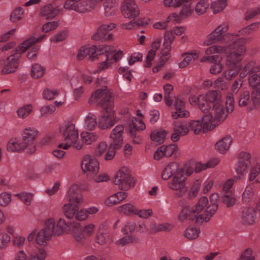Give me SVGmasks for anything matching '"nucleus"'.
<instances>
[{"label":"nucleus","mask_w":260,"mask_h":260,"mask_svg":"<svg viewBox=\"0 0 260 260\" xmlns=\"http://www.w3.org/2000/svg\"><path fill=\"white\" fill-rule=\"evenodd\" d=\"M105 110L107 113L104 114L99 119V126L102 129L111 127L118 120L114 114L115 110L114 107L111 110Z\"/></svg>","instance_id":"19"},{"label":"nucleus","mask_w":260,"mask_h":260,"mask_svg":"<svg viewBox=\"0 0 260 260\" xmlns=\"http://www.w3.org/2000/svg\"><path fill=\"white\" fill-rule=\"evenodd\" d=\"M208 203V200L206 197H201L196 205L192 207L186 206L183 208L178 215V219L182 221L189 219L196 220L199 223L208 222L215 213L218 208L217 204H210L205 213L200 214L206 207Z\"/></svg>","instance_id":"2"},{"label":"nucleus","mask_w":260,"mask_h":260,"mask_svg":"<svg viewBox=\"0 0 260 260\" xmlns=\"http://www.w3.org/2000/svg\"><path fill=\"white\" fill-rule=\"evenodd\" d=\"M249 85L254 87L260 86V73H251L248 78Z\"/></svg>","instance_id":"63"},{"label":"nucleus","mask_w":260,"mask_h":260,"mask_svg":"<svg viewBox=\"0 0 260 260\" xmlns=\"http://www.w3.org/2000/svg\"><path fill=\"white\" fill-rule=\"evenodd\" d=\"M15 196L17 197L19 199H20L23 203L29 206L31 204V201L32 199L33 195L31 193L28 192H21L19 193H16L15 194Z\"/></svg>","instance_id":"62"},{"label":"nucleus","mask_w":260,"mask_h":260,"mask_svg":"<svg viewBox=\"0 0 260 260\" xmlns=\"http://www.w3.org/2000/svg\"><path fill=\"white\" fill-rule=\"evenodd\" d=\"M95 242L99 244L103 245L109 240V234L106 230H99L95 238Z\"/></svg>","instance_id":"50"},{"label":"nucleus","mask_w":260,"mask_h":260,"mask_svg":"<svg viewBox=\"0 0 260 260\" xmlns=\"http://www.w3.org/2000/svg\"><path fill=\"white\" fill-rule=\"evenodd\" d=\"M189 132L188 124L187 122L176 124L174 128V132L171 136V140L176 142L180 138L188 134Z\"/></svg>","instance_id":"27"},{"label":"nucleus","mask_w":260,"mask_h":260,"mask_svg":"<svg viewBox=\"0 0 260 260\" xmlns=\"http://www.w3.org/2000/svg\"><path fill=\"white\" fill-rule=\"evenodd\" d=\"M81 138L82 144L90 145L96 141L98 139V135L94 132H83L81 133Z\"/></svg>","instance_id":"41"},{"label":"nucleus","mask_w":260,"mask_h":260,"mask_svg":"<svg viewBox=\"0 0 260 260\" xmlns=\"http://www.w3.org/2000/svg\"><path fill=\"white\" fill-rule=\"evenodd\" d=\"M249 38H241L233 42L234 49L229 53H226L225 66L230 67L240 62L246 52L244 45L249 41Z\"/></svg>","instance_id":"6"},{"label":"nucleus","mask_w":260,"mask_h":260,"mask_svg":"<svg viewBox=\"0 0 260 260\" xmlns=\"http://www.w3.org/2000/svg\"><path fill=\"white\" fill-rule=\"evenodd\" d=\"M20 57V52H15L8 57L4 62V67L2 70V74H6L14 72L19 65Z\"/></svg>","instance_id":"17"},{"label":"nucleus","mask_w":260,"mask_h":260,"mask_svg":"<svg viewBox=\"0 0 260 260\" xmlns=\"http://www.w3.org/2000/svg\"><path fill=\"white\" fill-rule=\"evenodd\" d=\"M120 11L123 17L126 19H134L140 15L139 7L136 0H123Z\"/></svg>","instance_id":"15"},{"label":"nucleus","mask_w":260,"mask_h":260,"mask_svg":"<svg viewBox=\"0 0 260 260\" xmlns=\"http://www.w3.org/2000/svg\"><path fill=\"white\" fill-rule=\"evenodd\" d=\"M167 135V132L165 129H155L151 133V139L158 144H161L165 142Z\"/></svg>","instance_id":"39"},{"label":"nucleus","mask_w":260,"mask_h":260,"mask_svg":"<svg viewBox=\"0 0 260 260\" xmlns=\"http://www.w3.org/2000/svg\"><path fill=\"white\" fill-rule=\"evenodd\" d=\"M145 128V124L141 119L137 118L133 119L132 123L129 125V133L132 135H134L137 131L144 130Z\"/></svg>","instance_id":"43"},{"label":"nucleus","mask_w":260,"mask_h":260,"mask_svg":"<svg viewBox=\"0 0 260 260\" xmlns=\"http://www.w3.org/2000/svg\"><path fill=\"white\" fill-rule=\"evenodd\" d=\"M118 5V0H106L103 4L104 17L107 19L113 17L115 15Z\"/></svg>","instance_id":"29"},{"label":"nucleus","mask_w":260,"mask_h":260,"mask_svg":"<svg viewBox=\"0 0 260 260\" xmlns=\"http://www.w3.org/2000/svg\"><path fill=\"white\" fill-rule=\"evenodd\" d=\"M254 188L251 185H247L242 195V200L244 203L251 202L254 198Z\"/></svg>","instance_id":"47"},{"label":"nucleus","mask_w":260,"mask_h":260,"mask_svg":"<svg viewBox=\"0 0 260 260\" xmlns=\"http://www.w3.org/2000/svg\"><path fill=\"white\" fill-rule=\"evenodd\" d=\"M186 180L187 177L183 170L171 179L168 183V186L170 189L175 191L178 197H181L187 190Z\"/></svg>","instance_id":"12"},{"label":"nucleus","mask_w":260,"mask_h":260,"mask_svg":"<svg viewBox=\"0 0 260 260\" xmlns=\"http://www.w3.org/2000/svg\"><path fill=\"white\" fill-rule=\"evenodd\" d=\"M32 112V106L30 104H24L19 107L16 111L17 117L20 119H25Z\"/></svg>","instance_id":"40"},{"label":"nucleus","mask_w":260,"mask_h":260,"mask_svg":"<svg viewBox=\"0 0 260 260\" xmlns=\"http://www.w3.org/2000/svg\"><path fill=\"white\" fill-rule=\"evenodd\" d=\"M46 73V67L39 63L32 64L30 70L31 77L35 79L41 78Z\"/></svg>","instance_id":"38"},{"label":"nucleus","mask_w":260,"mask_h":260,"mask_svg":"<svg viewBox=\"0 0 260 260\" xmlns=\"http://www.w3.org/2000/svg\"><path fill=\"white\" fill-rule=\"evenodd\" d=\"M221 200L228 207L233 206L236 201L235 198L231 191L225 192L224 194L221 197Z\"/></svg>","instance_id":"57"},{"label":"nucleus","mask_w":260,"mask_h":260,"mask_svg":"<svg viewBox=\"0 0 260 260\" xmlns=\"http://www.w3.org/2000/svg\"><path fill=\"white\" fill-rule=\"evenodd\" d=\"M62 210L63 215L67 219L74 218L77 221L82 222L87 220L90 215H95L99 212V208L92 206L80 209L77 205L66 203L63 205Z\"/></svg>","instance_id":"4"},{"label":"nucleus","mask_w":260,"mask_h":260,"mask_svg":"<svg viewBox=\"0 0 260 260\" xmlns=\"http://www.w3.org/2000/svg\"><path fill=\"white\" fill-rule=\"evenodd\" d=\"M260 22H256L247 25L238 31L237 33L235 32V37L240 35L245 36L251 34L252 31H256L259 27Z\"/></svg>","instance_id":"46"},{"label":"nucleus","mask_w":260,"mask_h":260,"mask_svg":"<svg viewBox=\"0 0 260 260\" xmlns=\"http://www.w3.org/2000/svg\"><path fill=\"white\" fill-rule=\"evenodd\" d=\"M200 233V230L199 228L194 226H189L185 230L184 235L189 239H194L198 237Z\"/></svg>","instance_id":"53"},{"label":"nucleus","mask_w":260,"mask_h":260,"mask_svg":"<svg viewBox=\"0 0 260 260\" xmlns=\"http://www.w3.org/2000/svg\"><path fill=\"white\" fill-rule=\"evenodd\" d=\"M193 5L194 11L198 16L206 14L210 7L208 0H198L196 3L193 2Z\"/></svg>","instance_id":"34"},{"label":"nucleus","mask_w":260,"mask_h":260,"mask_svg":"<svg viewBox=\"0 0 260 260\" xmlns=\"http://www.w3.org/2000/svg\"><path fill=\"white\" fill-rule=\"evenodd\" d=\"M24 11L22 8H18L14 10L10 16V20L12 22H17L20 20L23 16Z\"/></svg>","instance_id":"60"},{"label":"nucleus","mask_w":260,"mask_h":260,"mask_svg":"<svg viewBox=\"0 0 260 260\" xmlns=\"http://www.w3.org/2000/svg\"><path fill=\"white\" fill-rule=\"evenodd\" d=\"M171 46L163 44V48L161 50V55L159 58L161 65H164L170 58Z\"/></svg>","instance_id":"54"},{"label":"nucleus","mask_w":260,"mask_h":260,"mask_svg":"<svg viewBox=\"0 0 260 260\" xmlns=\"http://www.w3.org/2000/svg\"><path fill=\"white\" fill-rule=\"evenodd\" d=\"M138 241L137 237L133 235H125V236L116 241V244L119 246H123L131 243H135Z\"/></svg>","instance_id":"52"},{"label":"nucleus","mask_w":260,"mask_h":260,"mask_svg":"<svg viewBox=\"0 0 260 260\" xmlns=\"http://www.w3.org/2000/svg\"><path fill=\"white\" fill-rule=\"evenodd\" d=\"M116 27V24L114 23L103 24L97 29L96 31L92 35L91 38L95 41L112 40L114 39L112 33L108 34L109 31Z\"/></svg>","instance_id":"16"},{"label":"nucleus","mask_w":260,"mask_h":260,"mask_svg":"<svg viewBox=\"0 0 260 260\" xmlns=\"http://www.w3.org/2000/svg\"><path fill=\"white\" fill-rule=\"evenodd\" d=\"M219 162V160L218 158H212L204 164L201 162H194V172L198 173L207 169L214 168Z\"/></svg>","instance_id":"37"},{"label":"nucleus","mask_w":260,"mask_h":260,"mask_svg":"<svg viewBox=\"0 0 260 260\" xmlns=\"http://www.w3.org/2000/svg\"><path fill=\"white\" fill-rule=\"evenodd\" d=\"M244 84V80L241 78H237L231 84V90L232 94H237L240 92Z\"/></svg>","instance_id":"59"},{"label":"nucleus","mask_w":260,"mask_h":260,"mask_svg":"<svg viewBox=\"0 0 260 260\" xmlns=\"http://www.w3.org/2000/svg\"><path fill=\"white\" fill-rule=\"evenodd\" d=\"M35 43L31 38H29L22 42L16 48L15 52H20L21 55L25 52L31 46Z\"/></svg>","instance_id":"56"},{"label":"nucleus","mask_w":260,"mask_h":260,"mask_svg":"<svg viewBox=\"0 0 260 260\" xmlns=\"http://www.w3.org/2000/svg\"><path fill=\"white\" fill-rule=\"evenodd\" d=\"M250 165L244 161H239L235 165L236 172L239 175H243L247 172V169Z\"/></svg>","instance_id":"58"},{"label":"nucleus","mask_w":260,"mask_h":260,"mask_svg":"<svg viewBox=\"0 0 260 260\" xmlns=\"http://www.w3.org/2000/svg\"><path fill=\"white\" fill-rule=\"evenodd\" d=\"M228 5V0H213L210 4V8L214 14L222 12Z\"/></svg>","instance_id":"35"},{"label":"nucleus","mask_w":260,"mask_h":260,"mask_svg":"<svg viewBox=\"0 0 260 260\" xmlns=\"http://www.w3.org/2000/svg\"><path fill=\"white\" fill-rule=\"evenodd\" d=\"M11 194L7 192H2L0 193V206L5 207L7 206L12 201Z\"/></svg>","instance_id":"64"},{"label":"nucleus","mask_w":260,"mask_h":260,"mask_svg":"<svg viewBox=\"0 0 260 260\" xmlns=\"http://www.w3.org/2000/svg\"><path fill=\"white\" fill-rule=\"evenodd\" d=\"M59 132L62 134L65 143H59L58 147L67 150L73 147L77 150H81L83 145L79 140L78 130L75 124L71 122H64L59 127Z\"/></svg>","instance_id":"3"},{"label":"nucleus","mask_w":260,"mask_h":260,"mask_svg":"<svg viewBox=\"0 0 260 260\" xmlns=\"http://www.w3.org/2000/svg\"><path fill=\"white\" fill-rule=\"evenodd\" d=\"M232 143V137L230 136H226L217 141L215 147L220 153L225 154L230 149Z\"/></svg>","instance_id":"30"},{"label":"nucleus","mask_w":260,"mask_h":260,"mask_svg":"<svg viewBox=\"0 0 260 260\" xmlns=\"http://www.w3.org/2000/svg\"><path fill=\"white\" fill-rule=\"evenodd\" d=\"M113 183L120 189L127 190L134 185V179L129 175L128 169L123 167L115 174Z\"/></svg>","instance_id":"10"},{"label":"nucleus","mask_w":260,"mask_h":260,"mask_svg":"<svg viewBox=\"0 0 260 260\" xmlns=\"http://www.w3.org/2000/svg\"><path fill=\"white\" fill-rule=\"evenodd\" d=\"M178 5L180 7V15L183 19L191 16L194 12L193 0H180Z\"/></svg>","instance_id":"25"},{"label":"nucleus","mask_w":260,"mask_h":260,"mask_svg":"<svg viewBox=\"0 0 260 260\" xmlns=\"http://www.w3.org/2000/svg\"><path fill=\"white\" fill-rule=\"evenodd\" d=\"M220 95L216 90H212L199 96L191 95L189 101L192 105L198 104L204 114L202 119L205 129L214 127L225 116L223 108L219 104Z\"/></svg>","instance_id":"1"},{"label":"nucleus","mask_w":260,"mask_h":260,"mask_svg":"<svg viewBox=\"0 0 260 260\" xmlns=\"http://www.w3.org/2000/svg\"><path fill=\"white\" fill-rule=\"evenodd\" d=\"M47 257L46 250L42 248H38L36 251L30 254L28 260H45Z\"/></svg>","instance_id":"55"},{"label":"nucleus","mask_w":260,"mask_h":260,"mask_svg":"<svg viewBox=\"0 0 260 260\" xmlns=\"http://www.w3.org/2000/svg\"><path fill=\"white\" fill-rule=\"evenodd\" d=\"M71 84L73 88V95L76 100H78L83 94L84 90L83 86L80 82H79V78L74 77L71 80Z\"/></svg>","instance_id":"36"},{"label":"nucleus","mask_w":260,"mask_h":260,"mask_svg":"<svg viewBox=\"0 0 260 260\" xmlns=\"http://www.w3.org/2000/svg\"><path fill=\"white\" fill-rule=\"evenodd\" d=\"M96 124V116L91 114H89L85 117L83 123L84 128L89 131L93 130L95 127Z\"/></svg>","instance_id":"45"},{"label":"nucleus","mask_w":260,"mask_h":260,"mask_svg":"<svg viewBox=\"0 0 260 260\" xmlns=\"http://www.w3.org/2000/svg\"><path fill=\"white\" fill-rule=\"evenodd\" d=\"M174 100L175 111L172 113V117L174 119H177L189 116V112L184 109L185 102L183 99L179 96H175Z\"/></svg>","instance_id":"20"},{"label":"nucleus","mask_w":260,"mask_h":260,"mask_svg":"<svg viewBox=\"0 0 260 260\" xmlns=\"http://www.w3.org/2000/svg\"><path fill=\"white\" fill-rule=\"evenodd\" d=\"M61 8L59 6L49 4L43 7L40 10V15L47 19H52L55 17L61 11Z\"/></svg>","instance_id":"24"},{"label":"nucleus","mask_w":260,"mask_h":260,"mask_svg":"<svg viewBox=\"0 0 260 260\" xmlns=\"http://www.w3.org/2000/svg\"><path fill=\"white\" fill-rule=\"evenodd\" d=\"M7 148L9 151L15 152L27 149V146L22 139L13 138L8 142Z\"/></svg>","instance_id":"33"},{"label":"nucleus","mask_w":260,"mask_h":260,"mask_svg":"<svg viewBox=\"0 0 260 260\" xmlns=\"http://www.w3.org/2000/svg\"><path fill=\"white\" fill-rule=\"evenodd\" d=\"M95 50L96 51V58L99 55L105 54L106 57L108 56L110 58L111 55L113 51V48L110 45L98 46L95 45Z\"/></svg>","instance_id":"48"},{"label":"nucleus","mask_w":260,"mask_h":260,"mask_svg":"<svg viewBox=\"0 0 260 260\" xmlns=\"http://www.w3.org/2000/svg\"><path fill=\"white\" fill-rule=\"evenodd\" d=\"M87 55L91 60H93L96 58L95 45H85L82 46L78 50V54L77 55V59L79 60H81Z\"/></svg>","instance_id":"28"},{"label":"nucleus","mask_w":260,"mask_h":260,"mask_svg":"<svg viewBox=\"0 0 260 260\" xmlns=\"http://www.w3.org/2000/svg\"><path fill=\"white\" fill-rule=\"evenodd\" d=\"M71 225L72 227L76 228L77 229L71 230V232L74 238L77 241H80L85 238V235L82 232V231H80L78 230L80 227V224L76 221H73L70 222Z\"/></svg>","instance_id":"49"},{"label":"nucleus","mask_w":260,"mask_h":260,"mask_svg":"<svg viewBox=\"0 0 260 260\" xmlns=\"http://www.w3.org/2000/svg\"><path fill=\"white\" fill-rule=\"evenodd\" d=\"M251 166V169L248 175V179L250 181L254 180L260 173V164L256 162Z\"/></svg>","instance_id":"61"},{"label":"nucleus","mask_w":260,"mask_h":260,"mask_svg":"<svg viewBox=\"0 0 260 260\" xmlns=\"http://www.w3.org/2000/svg\"><path fill=\"white\" fill-rule=\"evenodd\" d=\"M53 235L50 228L45 224L44 227L37 232L36 243L40 246H46Z\"/></svg>","instance_id":"21"},{"label":"nucleus","mask_w":260,"mask_h":260,"mask_svg":"<svg viewBox=\"0 0 260 260\" xmlns=\"http://www.w3.org/2000/svg\"><path fill=\"white\" fill-rule=\"evenodd\" d=\"M173 89V86L170 84L168 83L164 85V100L166 105L168 106H172L174 102L171 96V93Z\"/></svg>","instance_id":"44"},{"label":"nucleus","mask_w":260,"mask_h":260,"mask_svg":"<svg viewBox=\"0 0 260 260\" xmlns=\"http://www.w3.org/2000/svg\"><path fill=\"white\" fill-rule=\"evenodd\" d=\"M216 91L217 92H218L220 95V102L219 105L222 107L225 114V116L223 117L222 119H221V121H220L219 123H218L214 127H217L218 125L222 124L226 119L228 113L233 112L235 108V99L234 95L231 93L228 92L226 95L225 100V108L222 103V94L221 92L219 91Z\"/></svg>","instance_id":"18"},{"label":"nucleus","mask_w":260,"mask_h":260,"mask_svg":"<svg viewBox=\"0 0 260 260\" xmlns=\"http://www.w3.org/2000/svg\"><path fill=\"white\" fill-rule=\"evenodd\" d=\"M39 133L34 127H27L22 132V140L27 146V152L29 153H32L36 150L35 141Z\"/></svg>","instance_id":"14"},{"label":"nucleus","mask_w":260,"mask_h":260,"mask_svg":"<svg viewBox=\"0 0 260 260\" xmlns=\"http://www.w3.org/2000/svg\"><path fill=\"white\" fill-rule=\"evenodd\" d=\"M119 212L125 215H135L137 211V208L130 203L122 205L118 207Z\"/></svg>","instance_id":"51"},{"label":"nucleus","mask_w":260,"mask_h":260,"mask_svg":"<svg viewBox=\"0 0 260 260\" xmlns=\"http://www.w3.org/2000/svg\"><path fill=\"white\" fill-rule=\"evenodd\" d=\"M201 51L199 50H193L189 52H185L182 55L184 56L183 60L179 63L180 68H184L187 66L193 59L196 60L198 59Z\"/></svg>","instance_id":"32"},{"label":"nucleus","mask_w":260,"mask_h":260,"mask_svg":"<svg viewBox=\"0 0 260 260\" xmlns=\"http://www.w3.org/2000/svg\"><path fill=\"white\" fill-rule=\"evenodd\" d=\"M123 132V126L120 124L117 125L112 131L110 135L109 149L104 156V160L106 161L112 160L115 156L116 150L121 147L122 145V135Z\"/></svg>","instance_id":"7"},{"label":"nucleus","mask_w":260,"mask_h":260,"mask_svg":"<svg viewBox=\"0 0 260 260\" xmlns=\"http://www.w3.org/2000/svg\"><path fill=\"white\" fill-rule=\"evenodd\" d=\"M257 213L253 207L244 209L240 214L241 221L245 224H252L257 218Z\"/></svg>","instance_id":"23"},{"label":"nucleus","mask_w":260,"mask_h":260,"mask_svg":"<svg viewBox=\"0 0 260 260\" xmlns=\"http://www.w3.org/2000/svg\"><path fill=\"white\" fill-rule=\"evenodd\" d=\"M237 102L238 106L241 108H246L248 110L252 109V100L249 91L247 90L243 89L239 92Z\"/></svg>","instance_id":"26"},{"label":"nucleus","mask_w":260,"mask_h":260,"mask_svg":"<svg viewBox=\"0 0 260 260\" xmlns=\"http://www.w3.org/2000/svg\"><path fill=\"white\" fill-rule=\"evenodd\" d=\"M109 149V145L105 141L99 142L95 146L94 155L96 157H100L104 154H106Z\"/></svg>","instance_id":"42"},{"label":"nucleus","mask_w":260,"mask_h":260,"mask_svg":"<svg viewBox=\"0 0 260 260\" xmlns=\"http://www.w3.org/2000/svg\"><path fill=\"white\" fill-rule=\"evenodd\" d=\"M63 8L81 14L90 13L95 9L90 0H66Z\"/></svg>","instance_id":"9"},{"label":"nucleus","mask_w":260,"mask_h":260,"mask_svg":"<svg viewBox=\"0 0 260 260\" xmlns=\"http://www.w3.org/2000/svg\"><path fill=\"white\" fill-rule=\"evenodd\" d=\"M188 124V128L189 131L191 130L194 134H199L202 130L204 133L208 131L213 130L216 127H212L210 129H205L204 128V122L202 119V116L201 117V120H192L187 122Z\"/></svg>","instance_id":"31"},{"label":"nucleus","mask_w":260,"mask_h":260,"mask_svg":"<svg viewBox=\"0 0 260 260\" xmlns=\"http://www.w3.org/2000/svg\"><path fill=\"white\" fill-rule=\"evenodd\" d=\"M81 168L90 179L97 175L100 170L99 162L90 155H85L81 161Z\"/></svg>","instance_id":"13"},{"label":"nucleus","mask_w":260,"mask_h":260,"mask_svg":"<svg viewBox=\"0 0 260 260\" xmlns=\"http://www.w3.org/2000/svg\"><path fill=\"white\" fill-rule=\"evenodd\" d=\"M104 109L111 110L114 107V102L112 98V93L107 88L98 89L95 91L90 97V102L92 103L98 102Z\"/></svg>","instance_id":"8"},{"label":"nucleus","mask_w":260,"mask_h":260,"mask_svg":"<svg viewBox=\"0 0 260 260\" xmlns=\"http://www.w3.org/2000/svg\"><path fill=\"white\" fill-rule=\"evenodd\" d=\"M70 224L63 218H59L56 222L53 217L49 218L45 221V225L50 228L55 236L69 234L71 232Z\"/></svg>","instance_id":"11"},{"label":"nucleus","mask_w":260,"mask_h":260,"mask_svg":"<svg viewBox=\"0 0 260 260\" xmlns=\"http://www.w3.org/2000/svg\"><path fill=\"white\" fill-rule=\"evenodd\" d=\"M182 171V168L180 167L178 164L170 163L162 171L161 178L164 180H168L170 178L174 177L175 175H178Z\"/></svg>","instance_id":"22"},{"label":"nucleus","mask_w":260,"mask_h":260,"mask_svg":"<svg viewBox=\"0 0 260 260\" xmlns=\"http://www.w3.org/2000/svg\"><path fill=\"white\" fill-rule=\"evenodd\" d=\"M229 29V24L227 22H222L207 35L203 45L209 46L215 42H219L231 46L235 40V32H228Z\"/></svg>","instance_id":"5"}]
</instances>
